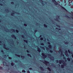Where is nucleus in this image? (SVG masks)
<instances>
[{"label": "nucleus", "mask_w": 73, "mask_h": 73, "mask_svg": "<svg viewBox=\"0 0 73 73\" xmlns=\"http://www.w3.org/2000/svg\"><path fill=\"white\" fill-rule=\"evenodd\" d=\"M62 62L63 64H64V65H66V63H65V62L64 60H59V64H61Z\"/></svg>", "instance_id": "1"}, {"label": "nucleus", "mask_w": 73, "mask_h": 73, "mask_svg": "<svg viewBox=\"0 0 73 73\" xmlns=\"http://www.w3.org/2000/svg\"><path fill=\"white\" fill-rule=\"evenodd\" d=\"M52 2L54 3L55 5H57L58 4V3L57 2V1H56L55 0H52Z\"/></svg>", "instance_id": "2"}, {"label": "nucleus", "mask_w": 73, "mask_h": 73, "mask_svg": "<svg viewBox=\"0 0 73 73\" xmlns=\"http://www.w3.org/2000/svg\"><path fill=\"white\" fill-rule=\"evenodd\" d=\"M3 45H4L3 46L4 48L5 49H6V50H9V48L6 47V45H5V44H4Z\"/></svg>", "instance_id": "3"}, {"label": "nucleus", "mask_w": 73, "mask_h": 73, "mask_svg": "<svg viewBox=\"0 0 73 73\" xmlns=\"http://www.w3.org/2000/svg\"><path fill=\"white\" fill-rule=\"evenodd\" d=\"M60 7L61 8L64 10V11H65L66 12H68V10H66L64 7H63V6L60 5Z\"/></svg>", "instance_id": "4"}, {"label": "nucleus", "mask_w": 73, "mask_h": 73, "mask_svg": "<svg viewBox=\"0 0 73 73\" xmlns=\"http://www.w3.org/2000/svg\"><path fill=\"white\" fill-rule=\"evenodd\" d=\"M48 44L49 45H48V47L49 48H50V49H51V48H52V45H50V42H47Z\"/></svg>", "instance_id": "5"}, {"label": "nucleus", "mask_w": 73, "mask_h": 73, "mask_svg": "<svg viewBox=\"0 0 73 73\" xmlns=\"http://www.w3.org/2000/svg\"><path fill=\"white\" fill-rule=\"evenodd\" d=\"M65 55L67 57H69V54L68 53V51L67 50L65 51Z\"/></svg>", "instance_id": "6"}, {"label": "nucleus", "mask_w": 73, "mask_h": 73, "mask_svg": "<svg viewBox=\"0 0 73 73\" xmlns=\"http://www.w3.org/2000/svg\"><path fill=\"white\" fill-rule=\"evenodd\" d=\"M3 64H5V65H6V66H7L8 67L9 66V65H7V63L6 62L3 61Z\"/></svg>", "instance_id": "7"}, {"label": "nucleus", "mask_w": 73, "mask_h": 73, "mask_svg": "<svg viewBox=\"0 0 73 73\" xmlns=\"http://www.w3.org/2000/svg\"><path fill=\"white\" fill-rule=\"evenodd\" d=\"M41 55L43 56V57H44V58H46V55H45L44 53H42L41 54Z\"/></svg>", "instance_id": "8"}, {"label": "nucleus", "mask_w": 73, "mask_h": 73, "mask_svg": "<svg viewBox=\"0 0 73 73\" xmlns=\"http://www.w3.org/2000/svg\"><path fill=\"white\" fill-rule=\"evenodd\" d=\"M59 52H61V54L62 55V56H63V57L64 56V54H63L62 53V51H61V49H60V50H59Z\"/></svg>", "instance_id": "9"}, {"label": "nucleus", "mask_w": 73, "mask_h": 73, "mask_svg": "<svg viewBox=\"0 0 73 73\" xmlns=\"http://www.w3.org/2000/svg\"><path fill=\"white\" fill-rule=\"evenodd\" d=\"M11 37H12L14 38H15V39H17V38L16 37L15 35H11Z\"/></svg>", "instance_id": "10"}, {"label": "nucleus", "mask_w": 73, "mask_h": 73, "mask_svg": "<svg viewBox=\"0 0 73 73\" xmlns=\"http://www.w3.org/2000/svg\"><path fill=\"white\" fill-rule=\"evenodd\" d=\"M44 61L45 62L46 65H47V64H49V62L46 60H44Z\"/></svg>", "instance_id": "11"}, {"label": "nucleus", "mask_w": 73, "mask_h": 73, "mask_svg": "<svg viewBox=\"0 0 73 73\" xmlns=\"http://www.w3.org/2000/svg\"><path fill=\"white\" fill-rule=\"evenodd\" d=\"M37 51L40 53L41 52V50H40V48L39 47L37 48Z\"/></svg>", "instance_id": "12"}, {"label": "nucleus", "mask_w": 73, "mask_h": 73, "mask_svg": "<svg viewBox=\"0 0 73 73\" xmlns=\"http://www.w3.org/2000/svg\"><path fill=\"white\" fill-rule=\"evenodd\" d=\"M39 68L41 70H42V71H44V69L43 67H39Z\"/></svg>", "instance_id": "13"}, {"label": "nucleus", "mask_w": 73, "mask_h": 73, "mask_svg": "<svg viewBox=\"0 0 73 73\" xmlns=\"http://www.w3.org/2000/svg\"><path fill=\"white\" fill-rule=\"evenodd\" d=\"M44 26L45 27V28H48V26H47V25L45 24H44Z\"/></svg>", "instance_id": "14"}, {"label": "nucleus", "mask_w": 73, "mask_h": 73, "mask_svg": "<svg viewBox=\"0 0 73 73\" xmlns=\"http://www.w3.org/2000/svg\"><path fill=\"white\" fill-rule=\"evenodd\" d=\"M27 55L28 56H29L30 57H32V56H31V55L29 54H27Z\"/></svg>", "instance_id": "15"}, {"label": "nucleus", "mask_w": 73, "mask_h": 73, "mask_svg": "<svg viewBox=\"0 0 73 73\" xmlns=\"http://www.w3.org/2000/svg\"><path fill=\"white\" fill-rule=\"evenodd\" d=\"M47 69L50 72L51 71V69H50V68L49 67H47Z\"/></svg>", "instance_id": "16"}, {"label": "nucleus", "mask_w": 73, "mask_h": 73, "mask_svg": "<svg viewBox=\"0 0 73 73\" xmlns=\"http://www.w3.org/2000/svg\"><path fill=\"white\" fill-rule=\"evenodd\" d=\"M14 15H15V13H12L11 15L13 16H14Z\"/></svg>", "instance_id": "17"}, {"label": "nucleus", "mask_w": 73, "mask_h": 73, "mask_svg": "<svg viewBox=\"0 0 73 73\" xmlns=\"http://www.w3.org/2000/svg\"><path fill=\"white\" fill-rule=\"evenodd\" d=\"M61 67L62 68H64V64L61 65Z\"/></svg>", "instance_id": "18"}, {"label": "nucleus", "mask_w": 73, "mask_h": 73, "mask_svg": "<svg viewBox=\"0 0 73 73\" xmlns=\"http://www.w3.org/2000/svg\"><path fill=\"white\" fill-rule=\"evenodd\" d=\"M37 32V30H35L34 31V33L35 34V33H36V32Z\"/></svg>", "instance_id": "19"}, {"label": "nucleus", "mask_w": 73, "mask_h": 73, "mask_svg": "<svg viewBox=\"0 0 73 73\" xmlns=\"http://www.w3.org/2000/svg\"><path fill=\"white\" fill-rule=\"evenodd\" d=\"M24 41L26 42V43H28V41L25 40H24Z\"/></svg>", "instance_id": "20"}, {"label": "nucleus", "mask_w": 73, "mask_h": 73, "mask_svg": "<svg viewBox=\"0 0 73 73\" xmlns=\"http://www.w3.org/2000/svg\"><path fill=\"white\" fill-rule=\"evenodd\" d=\"M15 56H17V57H20V55H17V54H15Z\"/></svg>", "instance_id": "21"}, {"label": "nucleus", "mask_w": 73, "mask_h": 73, "mask_svg": "<svg viewBox=\"0 0 73 73\" xmlns=\"http://www.w3.org/2000/svg\"><path fill=\"white\" fill-rule=\"evenodd\" d=\"M46 49L47 50H49V48H48V47H46Z\"/></svg>", "instance_id": "22"}, {"label": "nucleus", "mask_w": 73, "mask_h": 73, "mask_svg": "<svg viewBox=\"0 0 73 73\" xmlns=\"http://www.w3.org/2000/svg\"><path fill=\"white\" fill-rule=\"evenodd\" d=\"M67 59V60L68 61H70V58H68Z\"/></svg>", "instance_id": "23"}, {"label": "nucleus", "mask_w": 73, "mask_h": 73, "mask_svg": "<svg viewBox=\"0 0 73 73\" xmlns=\"http://www.w3.org/2000/svg\"><path fill=\"white\" fill-rule=\"evenodd\" d=\"M52 57H50V58H52V60H54V57L53 56H51Z\"/></svg>", "instance_id": "24"}, {"label": "nucleus", "mask_w": 73, "mask_h": 73, "mask_svg": "<svg viewBox=\"0 0 73 73\" xmlns=\"http://www.w3.org/2000/svg\"><path fill=\"white\" fill-rule=\"evenodd\" d=\"M40 48H42V49H45V48L44 46H41Z\"/></svg>", "instance_id": "25"}, {"label": "nucleus", "mask_w": 73, "mask_h": 73, "mask_svg": "<svg viewBox=\"0 0 73 73\" xmlns=\"http://www.w3.org/2000/svg\"><path fill=\"white\" fill-rule=\"evenodd\" d=\"M64 43L65 44H69V42H64Z\"/></svg>", "instance_id": "26"}, {"label": "nucleus", "mask_w": 73, "mask_h": 73, "mask_svg": "<svg viewBox=\"0 0 73 73\" xmlns=\"http://www.w3.org/2000/svg\"><path fill=\"white\" fill-rule=\"evenodd\" d=\"M11 66H13L14 65V63H13L12 62L11 63Z\"/></svg>", "instance_id": "27"}, {"label": "nucleus", "mask_w": 73, "mask_h": 73, "mask_svg": "<svg viewBox=\"0 0 73 73\" xmlns=\"http://www.w3.org/2000/svg\"><path fill=\"white\" fill-rule=\"evenodd\" d=\"M22 72H23V73H25L26 72V71L24 70H23L22 71Z\"/></svg>", "instance_id": "28"}, {"label": "nucleus", "mask_w": 73, "mask_h": 73, "mask_svg": "<svg viewBox=\"0 0 73 73\" xmlns=\"http://www.w3.org/2000/svg\"><path fill=\"white\" fill-rule=\"evenodd\" d=\"M66 17H67L69 19H70V17H68V16L66 15Z\"/></svg>", "instance_id": "29"}, {"label": "nucleus", "mask_w": 73, "mask_h": 73, "mask_svg": "<svg viewBox=\"0 0 73 73\" xmlns=\"http://www.w3.org/2000/svg\"><path fill=\"white\" fill-rule=\"evenodd\" d=\"M11 31H13V32H15V30L13 29H11Z\"/></svg>", "instance_id": "30"}, {"label": "nucleus", "mask_w": 73, "mask_h": 73, "mask_svg": "<svg viewBox=\"0 0 73 73\" xmlns=\"http://www.w3.org/2000/svg\"><path fill=\"white\" fill-rule=\"evenodd\" d=\"M54 19L56 21H58V19Z\"/></svg>", "instance_id": "31"}, {"label": "nucleus", "mask_w": 73, "mask_h": 73, "mask_svg": "<svg viewBox=\"0 0 73 73\" xmlns=\"http://www.w3.org/2000/svg\"><path fill=\"white\" fill-rule=\"evenodd\" d=\"M21 57L22 58H25V56H21Z\"/></svg>", "instance_id": "32"}, {"label": "nucleus", "mask_w": 73, "mask_h": 73, "mask_svg": "<svg viewBox=\"0 0 73 73\" xmlns=\"http://www.w3.org/2000/svg\"><path fill=\"white\" fill-rule=\"evenodd\" d=\"M24 26H25V27H27V24H26L25 23L24 24Z\"/></svg>", "instance_id": "33"}, {"label": "nucleus", "mask_w": 73, "mask_h": 73, "mask_svg": "<svg viewBox=\"0 0 73 73\" xmlns=\"http://www.w3.org/2000/svg\"><path fill=\"white\" fill-rule=\"evenodd\" d=\"M1 52L2 53H3V54H4V51H3V50H1Z\"/></svg>", "instance_id": "34"}, {"label": "nucleus", "mask_w": 73, "mask_h": 73, "mask_svg": "<svg viewBox=\"0 0 73 73\" xmlns=\"http://www.w3.org/2000/svg\"><path fill=\"white\" fill-rule=\"evenodd\" d=\"M11 4L13 5V4H14V2H11Z\"/></svg>", "instance_id": "35"}, {"label": "nucleus", "mask_w": 73, "mask_h": 73, "mask_svg": "<svg viewBox=\"0 0 73 73\" xmlns=\"http://www.w3.org/2000/svg\"><path fill=\"white\" fill-rule=\"evenodd\" d=\"M0 69L2 70L3 69V68L1 67L0 66Z\"/></svg>", "instance_id": "36"}, {"label": "nucleus", "mask_w": 73, "mask_h": 73, "mask_svg": "<svg viewBox=\"0 0 73 73\" xmlns=\"http://www.w3.org/2000/svg\"><path fill=\"white\" fill-rule=\"evenodd\" d=\"M48 57H50V56H51V54H48Z\"/></svg>", "instance_id": "37"}, {"label": "nucleus", "mask_w": 73, "mask_h": 73, "mask_svg": "<svg viewBox=\"0 0 73 73\" xmlns=\"http://www.w3.org/2000/svg\"><path fill=\"white\" fill-rule=\"evenodd\" d=\"M56 29H58V30H59V31H60V30H61V29H58L57 28H56Z\"/></svg>", "instance_id": "38"}, {"label": "nucleus", "mask_w": 73, "mask_h": 73, "mask_svg": "<svg viewBox=\"0 0 73 73\" xmlns=\"http://www.w3.org/2000/svg\"><path fill=\"white\" fill-rule=\"evenodd\" d=\"M56 27H58L59 28H60V26L59 25H56Z\"/></svg>", "instance_id": "39"}, {"label": "nucleus", "mask_w": 73, "mask_h": 73, "mask_svg": "<svg viewBox=\"0 0 73 73\" xmlns=\"http://www.w3.org/2000/svg\"><path fill=\"white\" fill-rule=\"evenodd\" d=\"M50 53H53V51H52V50H50Z\"/></svg>", "instance_id": "40"}, {"label": "nucleus", "mask_w": 73, "mask_h": 73, "mask_svg": "<svg viewBox=\"0 0 73 73\" xmlns=\"http://www.w3.org/2000/svg\"><path fill=\"white\" fill-rule=\"evenodd\" d=\"M56 63H58V60H56Z\"/></svg>", "instance_id": "41"}, {"label": "nucleus", "mask_w": 73, "mask_h": 73, "mask_svg": "<svg viewBox=\"0 0 73 73\" xmlns=\"http://www.w3.org/2000/svg\"><path fill=\"white\" fill-rule=\"evenodd\" d=\"M40 40H43V38H42V37L41 38H40Z\"/></svg>", "instance_id": "42"}, {"label": "nucleus", "mask_w": 73, "mask_h": 73, "mask_svg": "<svg viewBox=\"0 0 73 73\" xmlns=\"http://www.w3.org/2000/svg\"><path fill=\"white\" fill-rule=\"evenodd\" d=\"M68 52L69 53H70V51L69 50H68Z\"/></svg>", "instance_id": "43"}, {"label": "nucleus", "mask_w": 73, "mask_h": 73, "mask_svg": "<svg viewBox=\"0 0 73 73\" xmlns=\"http://www.w3.org/2000/svg\"><path fill=\"white\" fill-rule=\"evenodd\" d=\"M16 32L17 33H19V30H16Z\"/></svg>", "instance_id": "44"}, {"label": "nucleus", "mask_w": 73, "mask_h": 73, "mask_svg": "<svg viewBox=\"0 0 73 73\" xmlns=\"http://www.w3.org/2000/svg\"><path fill=\"white\" fill-rule=\"evenodd\" d=\"M26 52H27V53H29V51L28 50H27Z\"/></svg>", "instance_id": "45"}, {"label": "nucleus", "mask_w": 73, "mask_h": 73, "mask_svg": "<svg viewBox=\"0 0 73 73\" xmlns=\"http://www.w3.org/2000/svg\"><path fill=\"white\" fill-rule=\"evenodd\" d=\"M41 45H44V44L43 43H42L40 44Z\"/></svg>", "instance_id": "46"}, {"label": "nucleus", "mask_w": 73, "mask_h": 73, "mask_svg": "<svg viewBox=\"0 0 73 73\" xmlns=\"http://www.w3.org/2000/svg\"><path fill=\"white\" fill-rule=\"evenodd\" d=\"M57 18H58V19H59V18H60V16L57 15Z\"/></svg>", "instance_id": "47"}, {"label": "nucleus", "mask_w": 73, "mask_h": 73, "mask_svg": "<svg viewBox=\"0 0 73 73\" xmlns=\"http://www.w3.org/2000/svg\"><path fill=\"white\" fill-rule=\"evenodd\" d=\"M22 37H23V38H24V37H25V36H24L23 35H22Z\"/></svg>", "instance_id": "48"}, {"label": "nucleus", "mask_w": 73, "mask_h": 73, "mask_svg": "<svg viewBox=\"0 0 73 73\" xmlns=\"http://www.w3.org/2000/svg\"><path fill=\"white\" fill-rule=\"evenodd\" d=\"M9 59H10V60L12 59V57H9Z\"/></svg>", "instance_id": "49"}, {"label": "nucleus", "mask_w": 73, "mask_h": 73, "mask_svg": "<svg viewBox=\"0 0 73 73\" xmlns=\"http://www.w3.org/2000/svg\"><path fill=\"white\" fill-rule=\"evenodd\" d=\"M0 5H1V6H3V3H0Z\"/></svg>", "instance_id": "50"}, {"label": "nucleus", "mask_w": 73, "mask_h": 73, "mask_svg": "<svg viewBox=\"0 0 73 73\" xmlns=\"http://www.w3.org/2000/svg\"><path fill=\"white\" fill-rule=\"evenodd\" d=\"M29 69L30 70H32V68H29Z\"/></svg>", "instance_id": "51"}, {"label": "nucleus", "mask_w": 73, "mask_h": 73, "mask_svg": "<svg viewBox=\"0 0 73 73\" xmlns=\"http://www.w3.org/2000/svg\"><path fill=\"white\" fill-rule=\"evenodd\" d=\"M5 11H7V12H9V10H8V9H7L6 10H5Z\"/></svg>", "instance_id": "52"}, {"label": "nucleus", "mask_w": 73, "mask_h": 73, "mask_svg": "<svg viewBox=\"0 0 73 73\" xmlns=\"http://www.w3.org/2000/svg\"><path fill=\"white\" fill-rule=\"evenodd\" d=\"M31 72H29V71H27V73H30Z\"/></svg>", "instance_id": "53"}, {"label": "nucleus", "mask_w": 73, "mask_h": 73, "mask_svg": "<svg viewBox=\"0 0 73 73\" xmlns=\"http://www.w3.org/2000/svg\"><path fill=\"white\" fill-rule=\"evenodd\" d=\"M15 62L17 63V60H15Z\"/></svg>", "instance_id": "54"}, {"label": "nucleus", "mask_w": 73, "mask_h": 73, "mask_svg": "<svg viewBox=\"0 0 73 73\" xmlns=\"http://www.w3.org/2000/svg\"><path fill=\"white\" fill-rule=\"evenodd\" d=\"M16 14L17 15H20V13H17Z\"/></svg>", "instance_id": "55"}, {"label": "nucleus", "mask_w": 73, "mask_h": 73, "mask_svg": "<svg viewBox=\"0 0 73 73\" xmlns=\"http://www.w3.org/2000/svg\"><path fill=\"white\" fill-rule=\"evenodd\" d=\"M66 58H65V57H63V59H66Z\"/></svg>", "instance_id": "56"}, {"label": "nucleus", "mask_w": 73, "mask_h": 73, "mask_svg": "<svg viewBox=\"0 0 73 73\" xmlns=\"http://www.w3.org/2000/svg\"><path fill=\"white\" fill-rule=\"evenodd\" d=\"M66 61H67V60H66V59H65V62H66Z\"/></svg>", "instance_id": "57"}, {"label": "nucleus", "mask_w": 73, "mask_h": 73, "mask_svg": "<svg viewBox=\"0 0 73 73\" xmlns=\"http://www.w3.org/2000/svg\"><path fill=\"white\" fill-rule=\"evenodd\" d=\"M42 5H45L43 3H42Z\"/></svg>", "instance_id": "58"}, {"label": "nucleus", "mask_w": 73, "mask_h": 73, "mask_svg": "<svg viewBox=\"0 0 73 73\" xmlns=\"http://www.w3.org/2000/svg\"><path fill=\"white\" fill-rule=\"evenodd\" d=\"M42 36L41 35H40V37H41Z\"/></svg>", "instance_id": "59"}, {"label": "nucleus", "mask_w": 73, "mask_h": 73, "mask_svg": "<svg viewBox=\"0 0 73 73\" xmlns=\"http://www.w3.org/2000/svg\"><path fill=\"white\" fill-rule=\"evenodd\" d=\"M17 44H19V42L18 41H17Z\"/></svg>", "instance_id": "60"}, {"label": "nucleus", "mask_w": 73, "mask_h": 73, "mask_svg": "<svg viewBox=\"0 0 73 73\" xmlns=\"http://www.w3.org/2000/svg\"><path fill=\"white\" fill-rule=\"evenodd\" d=\"M72 58H73V54H72Z\"/></svg>", "instance_id": "61"}, {"label": "nucleus", "mask_w": 73, "mask_h": 73, "mask_svg": "<svg viewBox=\"0 0 73 73\" xmlns=\"http://www.w3.org/2000/svg\"><path fill=\"white\" fill-rule=\"evenodd\" d=\"M4 56H5V57H6V56H7V55H5Z\"/></svg>", "instance_id": "62"}, {"label": "nucleus", "mask_w": 73, "mask_h": 73, "mask_svg": "<svg viewBox=\"0 0 73 73\" xmlns=\"http://www.w3.org/2000/svg\"><path fill=\"white\" fill-rule=\"evenodd\" d=\"M52 66H54V64H52Z\"/></svg>", "instance_id": "63"}, {"label": "nucleus", "mask_w": 73, "mask_h": 73, "mask_svg": "<svg viewBox=\"0 0 73 73\" xmlns=\"http://www.w3.org/2000/svg\"><path fill=\"white\" fill-rule=\"evenodd\" d=\"M13 12H15V11H13Z\"/></svg>", "instance_id": "64"}]
</instances>
